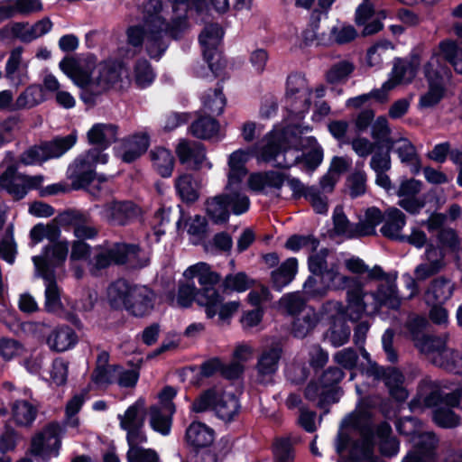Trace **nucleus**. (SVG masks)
<instances>
[{
    "instance_id": "nucleus-1",
    "label": "nucleus",
    "mask_w": 462,
    "mask_h": 462,
    "mask_svg": "<svg viewBox=\"0 0 462 462\" xmlns=\"http://www.w3.org/2000/svg\"><path fill=\"white\" fill-rule=\"evenodd\" d=\"M175 16L171 23H166L162 15L161 0H146L142 5L143 23L147 28L146 51L151 59H160L168 48L165 35L177 39L188 28L187 16L193 10L199 12L203 3L195 0H171Z\"/></svg>"
},
{
    "instance_id": "nucleus-2",
    "label": "nucleus",
    "mask_w": 462,
    "mask_h": 462,
    "mask_svg": "<svg viewBox=\"0 0 462 462\" xmlns=\"http://www.w3.org/2000/svg\"><path fill=\"white\" fill-rule=\"evenodd\" d=\"M398 274L388 277L385 282H380L374 291H364L361 282L359 288H352L347 292V313L352 321L359 320L364 315L377 314L382 307L397 310L402 303L397 286Z\"/></svg>"
},
{
    "instance_id": "nucleus-3",
    "label": "nucleus",
    "mask_w": 462,
    "mask_h": 462,
    "mask_svg": "<svg viewBox=\"0 0 462 462\" xmlns=\"http://www.w3.org/2000/svg\"><path fill=\"white\" fill-rule=\"evenodd\" d=\"M297 136L291 127L275 126L254 147L238 149L249 152L250 158L258 162H269L277 168H291L300 161V149L296 145Z\"/></svg>"
},
{
    "instance_id": "nucleus-4",
    "label": "nucleus",
    "mask_w": 462,
    "mask_h": 462,
    "mask_svg": "<svg viewBox=\"0 0 462 462\" xmlns=\"http://www.w3.org/2000/svg\"><path fill=\"white\" fill-rule=\"evenodd\" d=\"M108 155L97 148L89 149L78 156L68 168V177L75 189H86L93 197L100 198L109 192L108 179L97 175V164H106Z\"/></svg>"
},
{
    "instance_id": "nucleus-5",
    "label": "nucleus",
    "mask_w": 462,
    "mask_h": 462,
    "mask_svg": "<svg viewBox=\"0 0 462 462\" xmlns=\"http://www.w3.org/2000/svg\"><path fill=\"white\" fill-rule=\"evenodd\" d=\"M107 299L112 307L124 308L134 317H143L152 310L155 293L145 285L119 279L107 288Z\"/></svg>"
},
{
    "instance_id": "nucleus-6",
    "label": "nucleus",
    "mask_w": 462,
    "mask_h": 462,
    "mask_svg": "<svg viewBox=\"0 0 462 462\" xmlns=\"http://www.w3.org/2000/svg\"><path fill=\"white\" fill-rule=\"evenodd\" d=\"M345 422L354 430H358V437L339 432L336 441L337 452L342 454L345 449H348L349 457L356 462H365L371 458L374 453V440L368 415L355 412Z\"/></svg>"
},
{
    "instance_id": "nucleus-7",
    "label": "nucleus",
    "mask_w": 462,
    "mask_h": 462,
    "mask_svg": "<svg viewBox=\"0 0 462 462\" xmlns=\"http://www.w3.org/2000/svg\"><path fill=\"white\" fill-rule=\"evenodd\" d=\"M249 152L235 151L227 161V182L225 189V201L235 215H242L250 208L249 198L242 191L243 180L247 174L245 163L249 161Z\"/></svg>"
},
{
    "instance_id": "nucleus-8",
    "label": "nucleus",
    "mask_w": 462,
    "mask_h": 462,
    "mask_svg": "<svg viewBox=\"0 0 462 462\" xmlns=\"http://www.w3.org/2000/svg\"><path fill=\"white\" fill-rule=\"evenodd\" d=\"M443 60L448 61L457 73L462 74V49L452 41L441 42L439 53L432 55L424 67L429 87H445L450 83L451 71Z\"/></svg>"
},
{
    "instance_id": "nucleus-9",
    "label": "nucleus",
    "mask_w": 462,
    "mask_h": 462,
    "mask_svg": "<svg viewBox=\"0 0 462 462\" xmlns=\"http://www.w3.org/2000/svg\"><path fill=\"white\" fill-rule=\"evenodd\" d=\"M448 335L441 337L425 336L420 341H418L416 347L419 351L428 356V358L437 366L455 374H460L457 364H462V356L448 347H447Z\"/></svg>"
},
{
    "instance_id": "nucleus-10",
    "label": "nucleus",
    "mask_w": 462,
    "mask_h": 462,
    "mask_svg": "<svg viewBox=\"0 0 462 462\" xmlns=\"http://www.w3.org/2000/svg\"><path fill=\"white\" fill-rule=\"evenodd\" d=\"M462 401V388L444 393L436 382L424 380L420 384L419 392L410 402V409L415 411L420 408H430L439 405H446L447 408H454L459 406Z\"/></svg>"
},
{
    "instance_id": "nucleus-11",
    "label": "nucleus",
    "mask_w": 462,
    "mask_h": 462,
    "mask_svg": "<svg viewBox=\"0 0 462 462\" xmlns=\"http://www.w3.org/2000/svg\"><path fill=\"white\" fill-rule=\"evenodd\" d=\"M77 142V134L71 133L51 142L35 145L26 150L20 158L24 165L41 164L50 159L59 158L72 148Z\"/></svg>"
},
{
    "instance_id": "nucleus-12",
    "label": "nucleus",
    "mask_w": 462,
    "mask_h": 462,
    "mask_svg": "<svg viewBox=\"0 0 462 462\" xmlns=\"http://www.w3.org/2000/svg\"><path fill=\"white\" fill-rule=\"evenodd\" d=\"M172 387H165L159 395V404L150 408V425L152 429L163 436L171 432V417L175 412L172 399L176 395Z\"/></svg>"
},
{
    "instance_id": "nucleus-13",
    "label": "nucleus",
    "mask_w": 462,
    "mask_h": 462,
    "mask_svg": "<svg viewBox=\"0 0 462 462\" xmlns=\"http://www.w3.org/2000/svg\"><path fill=\"white\" fill-rule=\"evenodd\" d=\"M62 429L58 423H50L32 439L31 452L42 462L59 455Z\"/></svg>"
},
{
    "instance_id": "nucleus-14",
    "label": "nucleus",
    "mask_w": 462,
    "mask_h": 462,
    "mask_svg": "<svg viewBox=\"0 0 462 462\" xmlns=\"http://www.w3.org/2000/svg\"><path fill=\"white\" fill-rule=\"evenodd\" d=\"M198 304L205 309L207 318L218 315L220 320L230 319L237 312L240 302L236 300L223 302V297L216 288L205 289L199 294Z\"/></svg>"
},
{
    "instance_id": "nucleus-15",
    "label": "nucleus",
    "mask_w": 462,
    "mask_h": 462,
    "mask_svg": "<svg viewBox=\"0 0 462 462\" xmlns=\"http://www.w3.org/2000/svg\"><path fill=\"white\" fill-rule=\"evenodd\" d=\"M43 181L42 175L18 174L14 167H8L0 178V185L16 199L23 198L29 189H38Z\"/></svg>"
},
{
    "instance_id": "nucleus-16",
    "label": "nucleus",
    "mask_w": 462,
    "mask_h": 462,
    "mask_svg": "<svg viewBox=\"0 0 462 462\" xmlns=\"http://www.w3.org/2000/svg\"><path fill=\"white\" fill-rule=\"evenodd\" d=\"M99 215L112 226H125L141 215V208L132 201H112L100 208Z\"/></svg>"
},
{
    "instance_id": "nucleus-17",
    "label": "nucleus",
    "mask_w": 462,
    "mask_h": 462,
    "mask_svg": "<svg viewBox=\"0 0 462 462\" xmlns=\"http://www.w3.org/2000/svg\"><path fill=\"white\" fill-rule=\"evenodd\" d=\"M439 439L432 431L419 433L414 439V448L402 462H437V449Z\"/></svg>"
},
{
    "instance_id": "nucleus-18",
    "label": "nucleus",
    "mask_w": 462,
    "mask_h": 462,
    "mask_svg": "<svg viewBox=\"0 0 462 462\" xmlns=\"http://www.w3.org/2000/svg\"><path fill=\"white\" fill-rule=\"evenodd\" d=\"M60 69L79 87L93 83L92 73L95 61L90 58L65 57L59 64Z\"/></svg>"
},
{
    "instance_id": "nucleus-19",
    "label": "nucleus",
    "mask_w": 462,
    "mask_h": 462,
    "mask_svg": "<svg viewBox=\"0 0 462 462\" xmlns=\"http://www.w3.org/2000/svg\"><path fill=\"white\" fill-rule=\"evenodd\" d=\"M176 154L181 164L192 170L212 168V163L206 156L205 147L200 143L180 140L176 147Z\"/></svg>"
},
{
    "instance_id": "nucleus-20",
    "label": "nucleus",
    "mask_w": 462,
    "mask_h": 462,
    "mask_svg": "<svg viewBox=\"0 0 462 462\" xmlns=\"http://www.w3.org/2000/svg\"><path fill=\"white\" fill-rule=\"evenodd\" d=\"M68 253L69 243L67 241H58L47 246L42 255L32 257L37 274L42 275L43 270H50L54 274L55 268L63 264Z\"/></svg>"
},
{
    "instance_id": "nucleus-21",
    "label": "nucleus",
    "mask_w": 462,
    "mask_h": 462,
    "mask_svg": "<svg viewBox=\"0 0 462 462\" xmlns=\"http://www.w3.org/2000/svg\"><path fill=\"white\" fill-rule=\"evenodd\" d=\"M285 181L283 173L268 171L264 172H254L249 175L247 184L250 189L255 192L277 194Z\"/></svg>"
},
{
    "instance_id": "nucleus-22",
    "label": "nucleus",
    "mask_w": 462,
    "mask_h": 462,
    "mask_svg": "<svg viewBox=\"0 0 462 462\" xmlns=\"http://www.w3.org/2000/svg\"><path fill=\"white\" fill-rule=\"evenodd\" d=\"M422 260L423 262L418 264L414 270V275L419 281L427 280L437 274L445 266L443 252L432 243L427 245Z\"/></svg>"
},
{
    "instance_id": "nucleus-23",
    "label": "nucleus",
    "mask_w": 462,
    "mask_h": 462,
    "mask_svg": "<svg viewBox=\"0 0 462 462\" xmlns=\"http://www.w3.org/2000/svg\"><path fill=\"white\" fill-rule=\"evenodd\" d=\"M224 31L217 23H208L200 32L199 40L202 52L208 68L213 71V60L217 55V46L220 44Z\"/></svg>"
},
{
    "instance_id": "nucleus-24",
    "label": "nucleus",
    "mask_w": 462,
    "mask_h": 462,
    "mask_svg": "<svg viewBox=\"0 0 462 462\" xmlns=\"http://www.w3.org/2000/svg\"><path fill=\"white\" fill-rule=\"evenodd\" d=\"M374 375L383 381L390 395L398 402H403L408 397V391L404 386V375L394 367L376 368Z\"/></svg>"
},
{
    "instance_id": "nucleus-25",
    "label": "nucleus",
    "mask_w": 462,
    "mask_h": 462,
    "mask_svg": "<svg viewBox=\"0 0 462 462\" xmlns=\"http://www.w3.org/2000/svg\"><path fill=\"white\" fill-rule=\"evenodd\" d=\"M79 337L75 330L62 325L54 328L47 336L46 344L51 351L61 353L72 349L78 343Z\"/></svg>"
},
{
    "instance_id": "nucleus-26",
    "label": "nucleus",
    "mask_w": 462,
    "mask_h": 462,
    "mask_svg": "<svg viewBox=\"0 0 462 462\" xmlns=\"http://www.w3.org/2000/svg\"><path fill=\"white\" fill-rule=\"evenodd\" d=\"M321 283L326 287L327 292L329 290H345L346 293L352 288H359L361 282L355 277H350L339 273L338 265L336 263H330L329 268L319 274Z\"/></svg>"
},
{
    "instance_id": "nucleus-27",
    "label": "nucleus",
    "mask_w": 462,
    "mask_h": 462,
    "mask_svg": "<svg viewBox=\"0 0 462 462\" xmlns=\"http://www.w3.org/2000/svg\"><path fill=\"white\" fill-rule=\"evenodd\" d=\"M117 263L131 268H143L149 264V254L134 244L116 243Z\"/></svg>"
},
{
    "instance_id": "nucleus-28",
    "label": "nucleus",
    "mask_w": 462,
    "mask_h": 462,
    "mask_svg": "<svg viewBox=\"0 0 462 462\" xmlns=\"http://www.w3.org/2000/svg\"><path fill=\"white\" fill-rule=\"evenodd\" d=\"M388 148L394 150L401 162L410 168L411 173L418 174L420 171V159L416 152L415 146L409 139L405 137L396 138L391 143Z\"/></svg>"
},
{
    "instance_id": "nucleus-29",
    "label": "nucleus",
    "mask_w": 462,
    "mask_h": 462,
    "mask_svg": "<svg viewBox=\"0 0 462 462\" xmlns=\"http://www.w3.org/2000/svg\"><path fill=\"white\" fill-rule=\"evenodd\" d=\"M148 146V135L145 134H137L123 140L116 152L125 162L130 163L144 153Z\"/></svg>"
},
{
    "instance_id": "nucleus-30",
    "label": "nucleus",
    "mask_w": 462,
    "mask_h": 462,
    "mask_svg": "<svg viewBox=\"0 0 462 462\" xmlns=\"http://www.w3.org/2000/svg\"><path fill=\"white\" fill-rule=\"evenodd\" d=\"M118 254L116 243L98 245L95 247V254L88 259V267L91 273L97 275L99 271L109 267L112 264H118Z\"/></svg>"
},
{
    "instance_id": "nucleus-31",
    "label": "nucleus",
    "mask_w": 462,
    "mask_h": 462,
    "mask_svg": "<svg viewBox=\"0 0 462 462\" xmlns=\"http://www.w3.org/2000/svg\"><path fill=\"white\" fill-rule=\"evenodd\" d=\"M406 225V217L399 208H389L384 211L381 234L389 239L400 241L402 231Z\"/></svg>"
},
{
    "instance_id": "nucleus-32",
    "label": "nucleus",
    "mask_w": 462,
    "mask_h": 462,
    "mask_svg": "<svg viewBox=\"0 0 462 462\" xmlns=\"http://www.w3.org/2000/svg\"><path fill=\"white\" fill-rule=\"evenodd\" d=\"M183 276L187 280L197 279L201 286V288L199 289V291L215 288V285L220 281V275L212 271L210 265L204 262H199L188 267L184 271Z\"/></svg>"
},
{
    "instance_id": "nucleus-33",
    "label": "nucleus",
    "mask_w": 462,
    "mask_h": 462,
    "mask_svg": "<svg viewBox=\"0 0 462 462\" xmlns=\"http://www.w3.org/2000/svg\"><path fill=\"white\" fill-rule=\"evenodd\" d=\"M240 410V404L232 392L217 388V397L214 402V411L218 418L225 421L232 420Z\"/></svg>"
},
{
    "instance_id": "nucleus-34",
    "label": "nucleus",
    "mask_w": 462,
    "mask_h": 462,
    "mask_svg": "<svg viewBox=\"0 0 462 462\" xmlns=\"http://www.w3.org/2000/svg\"><path fill=\"white\" fill-rule=\"evenodd\" d=\"M88 143L97 145L104 152L117 138V126L113 124H95L87 134Z\"/></svg>"
},
{
    "instance_id": "nucleus-35",
    "label": "nucleus",
    "mask_w": 462,
    "mask_h": 462,
    "mask_svg": "<svg viewBox=\"0 0 462 462\" xmlns=\"http://www.w3.org/2000/svg\"><path fill=\"white\" fill-rule=\"evenodd\" d=\"M416 75V67L412 62L396 58L393 63L390 78L382 87H395L397 85H408Z\"/></svg>"
},
{
    "instance_id": "nucleus-36",
    "label": "nucleus",
    "mask_w": 462,
    "mask_h": 462,
    "mask_svg": "<svg viewBox=\"0 0 462 462\" xmlns=\"http://www.w3.org/2000/svg\"><path fill=\"white\" fill-rule=\"evenodd\" d=\"M281 356L282 348L278 345L263 349L255 367L258 376L263 378L274 374L278 370Z\"/></svg>"
},
{
    "instance_id": "nucleus-37",
    "label": "nucleus",
    "mask_w": 462,
    "mask_h": 462,
    "mask_svg": "<svg viewBox=\"0 0 462 462\" xmlns=\"http://www.w3.org/2000/svg\"><path fill=\"white\" fill-rule=\"evenodd\" d=\"M45 282V303L46 311L59 313L62 310L60 291L55 282V275L50 270L42 271L40 275Z\"/></svg>"
},
{
    "instance_id": "nucleus-38",
    "label": "nucleus",
    "mask_w": 462,
    "mask_h": 462,
    "mask_svg": "<svg viewBox=\"0 0 462 462\" xmlns=\"http://www.w3.org/2000/svg\"><path fill=\"white\" fill-rule=\"evenodd\" d=\"M298 272V261L294 257L285 260L277 269L271 273V282L273 287L277 291H282L289 285Z\"/></svg>"
},
{
    "instance_id": "nucleus-39",
    "label": "nucleus",
    "mask_w": 462,
    "mask_h": 462,
    "mask_svg": "<svg viewBox=\"0 0 462 462\" xmlns=\"http://www.w3.org/2000/svg\"><path fill=\"white\" fill-rule=\"evenodd\" d=\"M319 320V316L312 307L304 308L293 320L292 334L300 338L307 337L316 327Z\"/></svg>"
},
{
    "instance_id": "nucleus-40",
    "label": "nucleus",
    "mask_w": 462,
    "mask_h": 462,
    "mask_svg": "<svg viewBox=\"0 0 462 462\" xmlns=\"http://www.w3.org/2000/svg\"><path fill=\"white\" fill-rule=\"evenodd\" d=\"M144 412L145 402L143 399H138L127 408L124 414H118L117 419L119 420L120 427L125 430L143 427Z\"/></svg>"
},
{
    "instance_id": "nucleus-41",
    "label": "nucleus",
    "mask_w": 462,
    "mask_h": 462,
    "mask_svg": "<svg viewBox=\"0 0 462 462\" xmlns=\"http://www.w3.org/2000/svg\"><path fill=\"white\" fill-rule=\"evenodd\" d=\"M98 75L93 79V83L98 86L116 84L121 77L122 65L113 60H105L97 66Z\"/></svg>"
},
{
    "instance_id": "nucleus-42",
    "label": "nucleus",
    "mask_w": 462,
    "mask_h": 462,
    "mask_svg": "<svg viewBox=\"0 0 462 462\" xmlns=\"http://www.w3.org/2000/svg\"><path fill=\"white\" fill-rule=\"evenodd\" d=\"M186 440L191 446L203 448L214 440V430L201 422H192L186 430Z\"/></svg>"
},
{
    "instance_id": "nucleus-43",
    "label": "nucleus",
    "mask_w": 462,
    "mask_h": 462,
    "mask_svg": "<svg viewBox=\"0 0 462 462\" xmlns=\"http://www.w3.org/2000/svg\"><path fill=\"white\" fill-rule=\"evenodd\" d=\"M175 189L185 202H195L199 197L200 185L189 173H183L175 180Z\"/></svg>"
},
{
    "instance_id": "nucleus-44",
    "label": "nucleus",
    "mask_w": 462,
    "mask_h": 462,
    "mask_svg": "<svg viewBox=\"0 0 462 462\" xmlns=\"http://www.w3.org/2000/svg\"><path fill=\"white\" fill-rule=\"evenodd\" d=\"M154 170L163 178L170 177L174 168V157L171 151L164 147H155L150 152Z\"/></svg>"
},
{
    "instance_id": "nucleus-45",
    "label": "nucleus",
    "mask_w": 462,
    "mask_h": 462,
    "mask_svg": "<svg viewBox=\"0 0 462 462\" xmlns=\"http://www.w3.org/2000/svg\"><path fill=\"white\" fill-rule=\"evenodd\" d=\"M201 102L202 112L212 116H219L224 111L226 99L222 88H208L201 97Z\"/></svg>"
},
{
    "instance_id": "nucleus-46",
    "label": "nucleus",
    "mask_w": 462,
    "mask_h": 462,
    "mask_svg": "<svg viewBox=\"0 0 462 462\" xmlns=\"http://www.w3.org/2000/svg\"><path fill=\"white\" fill-rule=\"evenodd\" d=\"M376 436L379 439L381 453L386 457H394L399 453L400 443L392 436V428L389 423L382 422L377 425Z\"/></svg>"
},
{
    "instance_id": "nucleus-47",
    "label": "nucleus",
    "mask_w": 462,
    "mask_h": 462,
    "mask_svg": "<svg viewBox=\"0 0 462 462\" xmlns=\"http://www.w3.org/2000/svg\"><path fill=\"white\" fill-rule=\"evenodd\" d=\"M453 293V285L448 280H434L425 294L427 304H440L448 300Z\"/></svg>"
},
{
    "instance_id": "nucleus-48",
    "label": "nucleus",
    "mask_w": 462,
    "mask_h": 462,
    "mask_svg": "<svg viewBox=\"0 0 462 462\" xmlns=\"http://www.w3.org/2000/svg\"><path fill=\"white\" fill-rule=\"evenodd\" d=\"M334 231L337 236L347 239L359 237L358 223L352 224L344 214L343 208L337 206L333 212Z\"/></svg>"
},
{
    "instance_id": "nucleus-49",
    "label": "nucleus",
    "mask_w": 462,
    "mask_h": 462,
    "mask_svg": "<svg viewBox=\"0 0 462 462\" xmlns=\"http://www.w3.org/2000/svg\"><path fill=\"white\" fill-rule=\"evenodd\" d=\"M36 414V407L29 401L17 400L12 405V417L17 425H31L34 421Z\"/></svg>"
},
{
    "instance_id": "nucleus-50",
    "label": "nucleus",
    "mask_w": 462,
    "mask_h": 462,
    "mask_svg": "<svg viewBox=\"0 0 462 462\" xmlns=\"http://www.w3.org/2000/svg\"><path fill=\"white\" fill-rule=\"evenodd\" d=\"M219 127V123L212 116H200L191 124L189 131L197 138L210 139L218 134Z\"/></svg>"
},
{
    "instance_id": "nucleus-51",
    "label": "nucleus",
    "mask_w": 462,
    "mask_h": 462,
    "mask_svg": "<svg viewBox=\"0 0 462 462\" xmlns=\"http://www.w3.org/2000/svg\"><path fill=\"white\" fill-rule=\"evenodd\" d=\"M206 212L208 217L216 224L226 222L229 218V210L225 197L221 194L208 199L206 202Z\"/></svg>"
},
{
    "instance_id": "nucleus-52",
    "label": "nucleus",
    "mask_w": 462,
    "mask_h": 462,
    "mask_svg": "<svg viewBox=\"0 0 462 462\" xmlns=\"http://www.w3.org/2000/svg\"><path fill=\"white\" fill-rule=\"evenodd\" d=\"M384 212L383 213L379 208L372 207L365 210V218L363 221L358 222L359 237L375 235L376 226L383 224Z\"/></svg>"
},
{
    "instance_id": "nucleus-53",
    "label": "nucleus",
    "mask_w": 462,
    "mask_h": 462,
    "mask_svg": "<svg viewBox=\"0 0 462 462\" xmlns=\"http://www.w3.org/2000/svg\"><path fill=\"white\" fill-rule=\"evenodd\" d=\"M22 49L16 48L13 50L5 65V77L9 79L13 84H24L25 75L22 72Z\"/></svg>"
},
{
    "instance_id": "nucleus-54",
    "label": "nucleus",
    "mask_w": 462,
    "mask_h": 462,
    "mask_svg": "<svg viewBox=\"0 0 462 462\" xmlns=\"http://www.w3.org/2000/svg\"><path fill=\"white\" fill-rule=\"evenodd\" d=\"M200 291L193 282H181L179 285L176 297L171 300V304L180 308H188L191 306L193 301L198 303Z\"/></svg>"
},
{
    "instance_id": "nucleus-55",
    "label": "nucleus",
    "mask_w": 462,
    "mask_h": 462,
    "mask_svg": "<svg viewBox=\"0 0 462 462\" xmlns=\"http://www.w3.org/2000/svg\"><path fill=\"white\" fill-rule=\"evenodd\" d=\"M355 70V65L348 60L335 63L326 74L329 84H344Z\"/></svg>"
},
{
    "instance_id": "nucleus-56",
    "label": "nucleus",
    "mask_w": 462,
    "mask_h": 462,
    "mask_svg": "<svg viewBox=\"0 0 462 462\" xmlns=\"http://www.w3.org/2000/svg\"><path fill=\"white\" fill-rule=\"evenodd\" d=\"M344 375V372L337 367L328 368L319 378V383L325 387L323 394H330L332 398H337V384Z\"/></svg>"
},
{
    "instance_id": "nucleus-57",
    "label": "nucleus",
    "mask_w": 462,
    "mask_h": 462,
    "mask_svg": "<svg viewBox=\"0 0 462 462\" xmlns=\"http://www.w3.org/2000/svg\"><path fill=\"white\" fill-rule=\"evenodd\" d=\"M273 462H294L295 451L290 438L275 439L273 445Z\"/></svg>"
},
{
    "instance_id": "nucleus-58",
    "label": "nucleus",
    "mask_w": 462,
    "mask_h": 462,
    "mask_svg": "<svg viewBox=\"0 0 462 462\" xmlns=\"http://www.w3.org/2000/svg\"><path fill=\"white\" fill-rule=\"evenodd\" d=\"M309 253L308 265L311 273L319 275L329 268L331 262H329L330 251L328 249L321 248L318 251L317 248L315 251H310Z\"/></svg>"
},
{
    "instance_id": "nucleus-59",
    "label": "nucleus",
    "mask_w": 462,
    "mask_h": 462,
    "mask_svg": "<svg viewBox=\"0 0 462 462\" xmlns=\"http://www.w3.org/2000/svg\"><path fill=\"white\" fill-rule=\"evenodd\" d=\"M325 387L319 380L311 381L306 387L305 398L310 402H316L320 408L326 404L337 402L338 398H332L330 394H323Z\"/></svg>"
},
{
    "instance_id": "nucleus-60",
    "label": "nucleus",
    "mask_w": 462,
    "mask_h": 462,
    "mask_svg": "<svg viewBox=\"0 0 462 462\" xmlns=\"http://www.w3.org/2000/svg\"><path fill=\"white\" fill-rule=\"evenodd\" d=\"M391 128L385 116H378L372 125L371 136L377 143L389 146L394 138L391 137Z\"/></svg>"
},
{
    "instance_id": "nucleus-61",
    "label": "nucleus",
    "mask_w": 462,
    "mask_h": 462,
    "mask_svg": "<svg viewBox=\"0 0 462 462\" xmlns=\"http://www.w3.org/2000/svg\"><path fill=\"white\" fill-rule=\"evenodd\" d=\"M252 283V280L245 273H236L226 275L222 287L225 291L243 292L248 290Z\"/></svg>"
},
{
    "instance_id": "nucleus-62",
    "label": "nucleus",
    "mask_w": 462,
    "mask_h": 462,
    "mask_svg": "<svg viewBox=\"0 0 462 462\" xmlns=\"http://www.w3.org/2000/svg\"><path fill=\"white\" fill-rule=\"evenodd\" d=\"M116 366L117 365L96 367L91 374L92 383L97 388H106L108 385L115 383Z\"/></svg>"
},
{
    "instance_id": "nucleus-63",
    "label": "nucleus",
    "mask_w": 462,
    "mask_h": 462,
    "mask_svg": "<svg viewBox=\"0 0 462 462\" xmlns=\"http://www.w3.org/2000/svg\"><path fill=\"white\" fill-rule=\"evenodd\" d=\"M459 245L458 238L456 232L451 228L440 229L437 235L438 249L443 252V258L448 252H455Z\"/></svg>"
},
{
    "instance_id": "nucleus-64",
    "label": "nucleus",
    "mask_w": 462,
    "mask_h": 462,
    "mask_svg": "<svg viewBox=\"0 0 462 462\" xmlns=\"http://www.w3.org/2000/svg\"><path fill=\"white\" fill-rule=\"evenodd\" d=\"M306 297L303 293L295 291L283 295L280 300L281 306L286 310L291 315L297 317L304 308H308L305 304Z\"/></svg>"
}]
</instances>
